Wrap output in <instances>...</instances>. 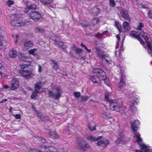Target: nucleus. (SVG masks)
I'll list each match as a JSON object with an SVG mask.
<instances>
[{"label": "nucleus", "mask_w": 152, "mask_h": 152, "mask_svg": "<svg viewBox=\"0 0 152 152\" xmlns=\"http://www.w3.org/2000/svg\"><path fill=\"white\" fill-rule=\"evenodd\" d=\"M93 72L96 74L98 76H91L90 77V79L93 83L99 84L101 80H104L105 83L107 79H106V76L104 72L100 69H93Z\"/></svg>", "instance_id": "obj_1"}, {"label": "nucleus", "mask_w": 152, "mask_h": 152, "mask_svg": "<svg viewBox=\"0 0 152 152\" xmlns=\"http://www.w3.org/2000/svg\"><path fill=\"white\" fill-rule=\"evenodd\" d=\"M111 93L108 92H106L104 94L105 100L108 102L110 105V109L112 111H120L121 105L117 100L110 99L109 97Z\"/></svg>", "instance_id": "obj_2"}, {"label": "nucleus", "mask_w": 152, "mask_h": 152, "mask_svg": "<svg viewBox=\"0 0 152 152\" xmlns=\"http://www.w3.org/2000/svg\"><path fill=\"white\" fill-rule=\"evenodd\" d=\"M52 89H55L56 91L54 93L52 91H49L48 92L49 96L55 99H58L60 97L62 93L61 89L58 86L53 87Z\"/></svg>", "instance_id": "obj_3"}, {"label": "nucleus", "mask_w": 152, "mask_h": 152, "mask_svg": "<svg viewBox=\"0 0 152 152\" xmlns=\"http://www.w3.org/2000/svg\"><path fill=\"white\" fill-rule=\"evenodd\" d=\"M135 136L134 139L136 140L137 142L142 150L143 152H151L150 150L148 149L147 146L142 142V139L140 137V135L137 134H135Z\"/></svg>", "instance_id": "obj_4"}, {"label": "nucleus", "mask_w": 152, "mask_h": 152, "mask_svg": "<svg viewBox=\"0 0 152 152\" xmlns=\"http://www.w3.org/2000/svg\"><path fill=\"white\" fill-rule=\"evenodd\" d=\"M140 35L143 37L145 41V43L148 47V53H151L152 52L151 43L150 42V39L148 38L147 34L143 31H141L140 33Z\"/></svg>", "instance_id": "obj_5"}, {"label": "nucleus", "mask_w": 152, "mask_h": 152, "mask_svg": "<svg viewBox=\"0 0 152 152\" xmlns=\"http://www.w3.org/2000/svg\"><path fill=\"white\" fill-rule=\"evenodd\" d=\"M89 147V145L83 140L78 141L76 146L77 149L84 151H86Z\"/></svg>", "instance_id": "obj_6"}, {"label": "nucleus", "mask_w": 152, "mask_h": 152, "mask_svg": "<svg viewBox=\"0 0 152 152\" xmlns=\"http://www.w3.org/2000/svg\"><path fill=\"white\" fill-rule=\"evenodd\" d=\"M44 85L43 83H41V82L37 83L35 86V91L34 92L31 97L32 99H34L36 96H37V94L38 93H41L43 92V91H39L42 88V86Z\"/></svg>", "instance_id": "obj_7"}, {"label": "nucleus", "mask_w": 152, "mask_h": 152, "mask_svg": "<svg viewBox=\"0 0 152 152\" xmlns=\"http://www.w3.org/2000/svg\"><path fill=\"white\" fill-rule=\"evenodd\" d=\"M11 83L10 89L13 91L16 90L19 86L18 80L17 79L14 78L12 80Z\"/></svg>", "instance_id": "obj_8"}, {"label": "nucleus", "mask_w": 152, "mask_h": 152, "mask_svg": "<svg viewBox=\"0 0 152 152\" xmlns=\"http://www.w3.org/2000/svg\"><path fill=\"white\" fill-rule=\"evenodd\" d=\"M20 74L23 77L27 78H29L33 76L31 70H21L20 71Z\"/></svg>", "instance_id": "obj_9"}, {"label": "nucleus", "mask_w": 152, "mask_h": 152, "mask_svg": "<svg viewBox=\"0 0 152 152\" xmlns=\"http://www.w3.org/2000/svg\"><path fill=\"white\" fill-rule=\"evenodd\" d=\"M30 17L36 21H38L41 18V15L38 12H32L30 14Z\"/></svg>", "instance_id": "obj_10"}, {"label": "nucleus", "mask_w": 152, "mask_h": 152, "mask_svg": "<svg viewBox=\"0 0 152 152\" xmlns=\"http://www.w3.org/2000/svg\"><path fill=\"white\" fill-rule=\"evenodd\" d=\"M17 52L16 50L13 49L10 51L9 55L5 56V58L7 60H9L11 58H15L16 57Z\"/></svg>", "instance_id": "obj_11"}, {"label": "nucleus", "mask_w": 152, "mask_h": 152, "mask_svg": "<svg viewBox=\"0 0 152 152\" xmlns=\"http://www.w3.org/2000/svg\"><path fill=\"white\" fill-rule=\"evenodd\" d=\"M18 56L20 60L27 62H31L33 61L31 58L25 56L24 54L22 53H19Z\"/></svg>", "instance_id": "obj_12"}, {"label": "nucleus", "mask_w": 152, "mask_h": 152, "mask_svg": "<svg viewBox=\"0 0 152 152\" xmlns=\"http://www.w3.org/2000/svg\"><path fill=\"white\" fill-rule=\"evenodd\" d=\"M139 124L140 122L138 120L135 121L133 123H132L131 126L132 130L134 132V136H135V133H137L140 135V134L136 132L138 129V125Z\"/></svg>", "instance_id": "obj_13"}, {"label": "nucleus", "mask_w": 152, "mask_h": 152, "mask_svg": "<svg viewBox=\"0 0 152 152\" xmlns=\"http://www.w3.org/2000/svg\"><path fill=\"white\" fill-rule=\"evenodd\" d=\"M121 79L118 84V87L120 88H123L126 83V77L125 75L122 73H121Z\"/></svg>", "instance_id": "obj_14"}, {"label": "nucleus", "mask_w": 152, "mask_h": 152, "mask_svg": "<svg viewBox=\"0 0 152 152\" xmlns=\"http://www.w3.org/2000/svg\"><path fill=\"white\" fill-rule=\"evenodd\" d=\"M130 36L131 37L138 39L141 44H144L143 41L140 38V36L137 34V33L136 32L134 31H132L130 33Z\"/></svg>", "instance_id": "obj_15"}, {"label": "nucleus", "mask_w": 152, "mask_h": 152, "mask_svg": "<svg viewBox=\"0 0 152 152\" xmlns=\"http://www.w3.org/2000/svg\"><path fill=\"white\" fill-rule=\"evenodd\" d=\"M94 49L95 50V52L99 57L103 58H105L106 56L103 54L102 51L98 47L95 48Z\"/></svg>", "instance_id": "obj_16"}, {"label": "nucleus", "mask_w": 152, "mask_h": 152, "mask_svg": "<svg viewBox=\"0 0 152 152\" xmlns=\"http://www.w3.org/2000/svg\"><path fill=\"white\" fill-rule=\"evenodd\" d=\"M43 148L45 152H58L57 149L53 146L48 147L44 146Z\"/></svg>", "instance_id": "obj_17"}, {"label": "nucleus", "mask_w": 152, "mask_h": 152, "mask_svg": "<svg viewBox=\"0 0 152 152\" xmlns=\"http://www.w3.org/2000/svg\"><path fill=\"white\" fill-rule=\"evenodd\" d=\"M120 13L122 18L128 20L130 19L128 14V13L127 11L125 9H123L121 11Z\"/></svg>", "instance_id": "obj_18"}, {"label": "nucleus", "mask_w": 152, "mask_h": 152, "mask_svg": "<svg viewBox=\"0 0 152 152\" xmlns=\"http://www.w3.org/2000/svg\"><path fill=\"white\" fill-rule=\"evenodd\" d=\"M97 145H100L102 147H105L109 143V141L107 140H100L97 142Z\"/></svg>", "instance_id": "obj_19"}, {"label": "nucleus", "mask_w": 152, "mask_h": 152, "mask_svg": "<svg viewBox=\"0 0 152 152\" xmlns=\"http://www.w3.org/2000/svg\"><path fill=\"white\" fill-rule=\"evenodd\" d=\"M38 116L42 121H46L48 120V118L45 115H42L39 112H37Z\"/></svg>", "instance_id": "obj_20"}, {"label": "nucleus", "mask_w": 152, "mask_h": 152, "mask_svg": "<svg viewBox=\"0 0 152 152\" xmlns=\"http://www.w3.org/2000/svg\"><path fill=\"white\" fill-rule=\"evenodd\" d=\"M33 43L30 41H26L24 43V47L26 48H31L33 45Z\"/></svg>", "instance_id": "obj_21"}, {"label": "nucleus", "mask_w": 152, "mask_h": 152, "mask_svg": "<svg viewBox=\"0 0 152 152\" xmlns=\"http://www.w3.org/2000/svg\"><path fill=\"white\" fill-rule=\"evenodd\" d=\"M102 138V136L98 137L97 138H96L92 136H90L87 137V139L91 141H96L97 140L101 139Z\"/></svg>", "instance_id": "obj_22"}, {"label": "nucleus", "mask_w": 152, "mask_h": 152, "mask_svg": "<svg viewBox=\"0 0 152 152\" xmlns=\"http://www.w3.org/2000/svg\"><path fill=\"white\" fill-rule=\"evenodd\" d=\"M53 1V0H40L41 2L44 5H48L51 4Z\"/></svg>", "instance_id": "obj_23"}, {"label": "nucleus", "mask_w": 152, "mask_h": 152, "mask_svg": "<svg viewBox=\"0 0 152 152\" xmlns=\"http://www.w3.org/2000/svg\"><path fill=\"white\" fill-rule=\"evenodd\" d=\"M49 134L52 138H57L58 137V136L55 132H50Z\"/></svg>", "instance_id": "obj_24"}, {"label": "nucleus", "mask_w": 152, "mask_h": 152, "mask_svg": "<svg viewBox=\"0 0 152 152\" xmlns=\"http://www.w3.org/2000/svg\"><path fill=\"white\" fill-rule=\"evenodd\" d=\"M123 27L126 30H129L130 28L129 23L126 21L124 22Z\"/></svg>", "instance_id": "obj_25"}, {"label": "nucleus", "mask_w": 152, "mask_h": 152, "mask_svg": "<svg viewBox=\"0 0 152 152\" xmlns=\"http://www.w3.org/2000/svg\"><path fill=\"white\" fill-rule=\"evenodd\" d=\"M56 44L58 45L61 48L64 49L66 48V46L64 45L62 42H58L56 43Z\"/></svg>", "instance_id": "obj_26"}, {"label": "nucleus", "mask_w": 152, "mask_h": 152, "mask_svg": "<svg viewBox=\"0 0 152 152\" xmlns=\"http://www.w3.org/2000/svg\"><path fill=\"white\" fill-rule=\"evenodd\" d=\"M51 61L53 63V68L56 70L57 69H58L59 68V67L58 64V63L57 62H56L55 61L52 60H51Z\"/></svg>", "instance_id": "obj_27"}, {"label": "nucleus", "mask_w": 152, "mask_h": 152, "mask_svg": "<svg viewBox=\"0 0 152 152\" xmlns=\"http://www.w3.org/2000/svg\"><path fill=\"white\" fill-rule=\"evenodd\" d=\"M93 12L95 15H97L100 12V10L98 8L94 7L93 10Z\"/></svg>", "instance_id": "obj_28"}, {"label": "nucleus", "mask_w": 152, "mask_h": 152, "mask_svg": "<svg viewBox=\"0 0 152 152\" xmlns=\"http://www.w3.org/2000/svg\"><path fill=\"white\" fill-rule=\"evenodd\" d=\"M115 26L117 27L120 32H121V26L118 22L115 21Z\"/></svg>", "instance_id": "obj_29"}, {"label": "nucleus", "mask_w": 152, "mask_h": 152, "mask_svg": "<svg viewBox=\"0 0 152 152\" xmlns=\"http://www.w3.org/2000/svg\"><path fill=\"white\" fill-rule=\"evenodd\" d=\"M21 70H27V69L28 68V65L27 64H22L20 66Z\"/></svg>", "instance_id": "obj_30"}, {"label": "nucleus", "mask_w": 152, "mask_h": 152, "mask_svg": "<svg viewBox=\"0 0 152 152\" xmlns=\"http://www.w3.org/2000/svg\"><path fill=\"white\" fill-rule=\"evenodd\" d=\"M35 31L37 32H38L42 33H44L45 32L44 30L40 27H37L36 28H35Z\"/></svg>", "instance_id": "obj_31"}, {"label": "nucleus", "mask_w": 152, "mask_h": 152, "mask_svg": "<svg viewBox=\"0 0 152 152\" xmlns=\"http://www.w3.org/2000/svg\"><path fill=\"white\" fill-rule=\"evenodd\" d=\"M24 23L22 22L19 21V20H17L16 24H15V26L16 27H19L23 25H24Z\"/></svg>", "instance_id": "obj_32"}, {"label": "nucleus", "mask_w": 152, "mask_h": 152, "mask_svg": "<svg viewBox=\"0 0 152 152\" xmlns=\"http://www.w3.org/2000/svg\"><path fill=\"white\" fill-rule=\"evenodd\" d=\"M37 49L36 48L32 49L29 51V53L30 54L33 55L35 56L36 55L35 52L37 51Z\"/></svg>", "instance_id": "obj_33"}, {"label": "nucleus", "mask_w": 152, "mask_h": 152, "mask_svg": "<svg viewBox=\"0 0 152 152\" xmlns=\"http://www.w3.org/2000/svg\"><path fill=\"white\" fill-rule=\"evenodd\" d=\"M37 8V6L35 4H33L30 5L27 7V8L29 9H35Z\"/></svg>", "instance_id": "obj_34"}, {"label": "nucleus", "mask_w": 152, "mask_h": 152, "mask_svg": "<svg viewBox=\"0 0 152 152\" xmlns=\"http://www.w3.org/2000/svg\"><path fill=\"white\" fill-rule=\"evenodd\" d=\"M35 138L37 139L39 141H41L42 143H45L46 142V140L45 139L42 138L41 137H37Z\"/></svg>", "instance_id": "obj_35"}, {"label": "nucleus", "mask_w": 152, "mask_h": 152, "mask_svg": "<svg viewBox=\"0 0 152 152\" xmlns=\"http://www.w3.org/2000/svg\"><path fill=\"white\" fill-rule=\"evenodd\" d=\"M109 4L110 6L112 7H114L115 3L114 0H109Z\"/></svg>", "instance_id": "obj_36"}, {"label": "nucleus", "mask_w": 152, "mask_h": 152, "mask_svg": "<svg viewBox=\"0 0 152 152\" xmlns=\"http://www.w3.org/2000/svg\"><path fill=\"white\" fill-rule=\"evenodd\" d=\"M14 4V2L13 1L9 0L7 2V4L9 6H10Z\"/></svg>", "instance_id": "obj_37"}, {"label": "nucleus", "mask_w": 152, "mask_h": 152, "mask_svg": "<svg viewBox=\"0 0 152 152\" xmlns=\"http://www.w3.org/2000/svg\"><path fill=\"white\" fill-rule=\"evenodd\" d=\"M130 109L133 112H135L136 110V107L134 106H133V105H131L130 106Z\"/></svg>", "instance_id": "obj_38"}, {"label": "nucleus", "mask_w": 152, "mask_h": 152, "mask_svg": "<svg viewBox=\"0 0 152 152\" xmlns=\"http://www.w3.org/2000/svg\"><path fill=\"white\" fill-rule=\"evenodd\" d=\"M144 26V25L142 23H140L139 25L138 26L137 28L138 30H141L142 28Z\"/></svg>", "instance_id": "obj_39"}, {"label": "nucleus", "mask_w": 152, "mask_h": 152, "mask_svg": "<svg viewBox=\"0 0 152 152\" xmlns=\"http://www.w3.org/2000/svg\"><path fill=\"white\" fill-rule=\"evenodd\" d=\"M81 46L83 48H84L88 52H91V50L88 49L87 47L85 45L83 44V43H81Z\"/></svg>", "instance_id": "obj_40"}, {"label": "nucleus", "mask_w": 152, "mask_h": 152, "mask_svg": "<svg viewBox=\"0 0 152 152\" xmlns=\"http://www.w3.org/2000/svg\"><path fill=\"white\" fill-rule=\"evenodd\" d=\"M81 24L82 26L83 27H85L88 26L89 25V23H88L86 22H84L82 23Z\"/></svg>", "instance_id": "obj_41"}, {"label": "nucleus", "mask_w": 152, "mask_h": 152, "mask_svg": "<svg viewBox=\"0 0 152 152\" xmlns=\"http://www.w3.org/2000/svg\"><path fill=\"white\" fill-rule=\"evenodd\" d=\"M74 94L76 98H78L80 95V93L79 92H75Z\"/></svg>", "instance_id": "obj_42"}, {"label": "nucleus", "mask_w": 152, "mask_h": 152, "mask_svg": "<svg viewBox=\"0 0 152 152\" xmlns=\"http://www.w3.org/2000/svg\"><path fill=\"white\" fill-rule=\"evenodd\" d=\"M81 98L83 101H86L89 98V97L87 96H81Z\"/></svg>", "instance_id": "obj_43"}, {"label": "nucleus", "mask_w": 152, "mask_h": 152, "mask_svg": "<svg viewBox=\"0 0 152 152\" xmlns=\"http://www.w3.org/2000/svg\"><path fill=\"white\" fill-rule=\"evenodd\" d=\"M88 127L90 130L92 131L96 129V126L94 125L93 126H91L90 125H89Z\"/></svg>", "instance_id": "obj_44"}, {"label": "nucleus", "mask_w": 152, "mask_h": 152, "mask_svg": "<svg viewBox=\"0 0 152 152\" xmlns=\"http://www.w3.org/2000/svg\"><path fill=\"white\" fill-rule=\"evenodd\" d=\"M17 20H12L11 21V24L14 26H15V25L16 24V23H17Z\"/></svg>", "instance_id": "obj_45"}, {"label": "nucleus", "mask_w": 152, "mask_h": 152, "mask_svg": "<svg viewBox=\"0 0 152 152\" xmlns=\"http://www.w3.org/2000/svg\"><path fill=\"white\" fill-rule=\"evenodd\" d=\"M13 115L17 119H19L21 118V115L20 114H13Z\"/></svg>", "instance_id": "obj_46"}, {"label": "nucleus", "mask_w": 152, "mask_h": 152, "mask_svg": "<svg viewBox=\"0 0 152 152\" xmlns=\"http://www.w3.org/2000/svg\"><path fill=\"white\" fill-rule=\"evenodd\" d=\"M99 19L97 18H95L93 20V23L94 24L97 23L99 21Z\"/></svg>", "instance_id": "obj_47"}, {"label": "nucleus", "mask_w": 152, "mask_h": 152, "mask_svg": "<svg viewBox=\"0 0 152 152\" xmlns=\"http://www.w3.org/2000/svg\"><path fill=\"white\" fill-rule=\"evenodd\" d=\"M76 52L78 53H81L83 51V50L81 49L77 48L76 49Z\"/></svg>", "instance_id": "obj_48"}, {"label": "nucleus", "mask_w": 152, "mask_h": 152, "mask_svg": "<svg viewBox=\"0 0 152 152\" xmlns=\"http://www.w3.org/2000/svg\"><path fill=\"white\" fill-rule=\"evenodd\" d=\"M6 38L4 37L0 36V40L4 42L6 40Z\"/></svg>", "instance_id": "obj_49"}, {"label": "nucleus", "mask_w": 152, "mask_h": 152, "mask_svg": "<svg viewBox=\"0 0 152 152\" xmlns=\"http://www.w3.org/2000/svg\"><path fill=\"white\" fill-rule=\"evenodd\" d=\"M148 16L149 18L152 19V12L151 11H150L148 12Z\"/></svg>", "instance_id": "obj_50"}, {"label": "nucleus", "mask_w": 152, "mask_h": 152, "mask_svg": "<svg viewBox=\"0 0 152 152\" xmlns=\"http://www.w3.org/2000/svg\"><path fill=\"white\" fill-rule=\"evenodd\" d=\"M116 37L117 39V46L118 45L119 41L120 40V37L119 35H117Z\"/></svg>", "instance_id": "obj_51"}, {"label": "nucleus", "mask_w": 152, "mask_h": 152, "mask_svg": "<svg viewBox=\"0 0 152 152\" xmlns=\"http://www.w3.org/2000/svg\"><path fill=\"white\" fill-rule=\"evenodd\" d=\"M102 35V34L98 33L95 35V37L97 38H99Z\"/></svg>", "instance_id": "obj_52"}, {"label": "nucleus", "mask_w": 152, "mask_h": 152, "mask_svg": "<svg viewBox=\"0 0 152 152\" xmlns=\"http://www.w3.org/2000/svg\"><path fill=\"white\" fill-rule=\"evenodd\" d=\"M42 69V67L40 66V65H38V72L39 73H40L41 72Z\"/></svg>", "instance_id": "obj_53"}, {"label": "nucleus", "mask_w": 152, "mask_h": 152, "mask_svg": "<svg viewBox=\"0 0 152 152\" xmlns=\"http://www.w3.org/2000/svg\"><path fill=\"white\" fill-rule=\"evenodd\" d=\"M3 87L4 89H8V88H10V87L8 85H4L3 86Z\"/></svg>", "instance_id": "obj_54"}, {"label": "nucleus", "mask_w": 152, "mask_h": 152, "mask_svg": "<svg viewBox=\"0 0 152 152\" xmlns=\"http://www.w3.org/2000/svg\"><path fill=\"white\" fill-rule=\"evenodd\" d=\"M107 32H108V31H105L103 32L102 33V35H104L105 34H106V33H107Z\"/></svg>", "instance_id": "obj_55"}, {"label": "nucleus", "mask_w": 152, "mask_h": 152, "mask_svg": "<svg viewBox=\"0 0 152 152\" xmlns=\"http://www.w3.org/2000/svg\"><path fill=\"white\" fill-rule=\"evenodd\" d=\"M15 37L16 39V40L15 41V43H17V39L18 38V35H16L15 36Z\"/></svg>", "instance_id": "obj_56"}, {"label": "nucleus", "mask_w": 152, "mask_h": 152, "mask_svg": "<svg viewBox=\"0 0 152 152\" xmlns=\"http://www.w3.org/2000/svg\"><path fill=\"white\" fill-rule=\"evenodd\" d=\"M7 101V99H5L1 101V103H3Z\"/></svg>", "instance_id": "obj_57"}, {"label": "nucleus", "mask_w": 152, "mask_h": 152, "mask_svg": "<svg viewBox=\"0 0 152 152\" xmlns=\"http://www.w3.org/2000/svg\"><path fill=\"white\" fill-rule=\"evenodd\" d=\"M105 59L106 62L107 63H108V64H110V61H108V60L107 59Z\"/></svg>", "instance_id": "obj_58"}, {"label": "nucleus", "mask_w": 152, "mask_h": 152, "mask_svg": "<svg viewBox=\"0 0 152 152\" xmlns=\"http://www.w3.org/2000/svg\"><path fill=\"white\" fill-rule=\"evenodd\" d=\"M32 107L34 109V110L36 112V113H37V111H36V110H35L34 106V105H32Z\"/></svg>", "instance_id": "obj_59"}, {"label": "nucleus", "mask_w": 152, "mask_h": 152, "mask_svg": "<svg viewBox=\"0 0 152 152\" xmlns=\"http://www.w3.org/2000/svg\"><path fill=\"white\" fill-rule=\"evenodd\" d=\"M3 42L2 41L0 40V46H1L3 45Z\"/></svg>", "instance_id": "obj_60"}, {"label": "nucleus", "mask_w": 152, "mask_h": 152, "mask_svg": "<svg viewBox=\"0 0 152 152\" xmlns=\"http://www.w3.org/2000/svg\"><path fill=\"white\" fill-rule=\"evenodd\" d=\"M3 76V74H2L0 72V78L2 77Z\"/></svg>", "instance_id": "obj_61"}, {"label": "nucleus", "mask_w": 152, "mask_h": 152, "mask_svg": "<svg viewBox=\"0 0 152 152\" xmlns=\"http://www.w3.org/2000/svg\"><path fill=\"white\" fill-rule=\"evenodd\" d=\"M12 107H11L9 109V110H10V112H12Z\"/></svg>", "instance_id": "obj_62"}, {"label": "nucleus", "mask_w": 152, "mask_h": 152, "mask_svg": "<svg viewBox=\"0 0 152 152\" xmlns=\"http://www.w3.org/2000/svg\"><path fill=\"white\" fill-rule=\"evenodd\" d=\"M136 152H142V151L140 150H136Z\"/></svg>", "instance_id": "obj_63"}, {"label": "nucleus", "mask_w": 152, "mask_h": 152, "mask_svg": "<svg viewBox=\"0 0 152 152\" xmlns=\"http://www.w3.org/2000/svg\"><path fill=\"white\" fill-rule=\"evenodd\" d=\"M2 64H1V63H0V69L2 67Z\"/></svg>", "instance_id": "obj_64"}]
</instances>
